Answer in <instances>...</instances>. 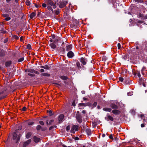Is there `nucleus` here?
I'll return each instance as SVG.
<instances>
[{
  "mask_svg": "<svg viewBox=\"0 0 147 147\" xmlns=\"http://www.w3.org/2000/svg\"><path fill=\"white\" fill-rule=\"evenodd\" d=\"M18 131V130H16L15 132H13V140L16 139V143H17L19 142L21 137V135L20 134L17 137L18 135L16 133Z\"/></svg>",
  "mask_w": 147,
  "mask_h": 147,
  "instance_id": "1",
  "label": "nucleus"
},
{
  "mask_svg": "<svg viewBox=\"0 0 147 147\" xmlns=\"http://www.w3.org/2000/svg\"><path fill=\"white\" fill-rule=\"evenodd\" d=\"M78 126L76 125H73L70 130L71 132L74 134L75 131H78Z\"/></svg>",
  "mask_w": 147,
  "mask_h": 147,
  "instance_id": "2",
  "label": "nucleus"
},
{
  "mask_svg": "<svg viewBox=\"0 0 147 147\" xmlns=\"http://www.w3.org/2000/svg\"><path fill=\"white\" fill-rule=\"evenodd\" d=\"M48 3L50 5L53 7L54 9L56 8V6L55 4H56V2L55 1L53 2V0H49L48 1Z\"/></svg>",
  "mask_w": 147,
  "mask_h": 147,
  "instance_id": "3",
  "label": "nucleus"
},
{
  "mask_svg": "<svg viewBox=\"0 0 147 147\" xmlns=\"http://www.w3.org/2000/svg\"><path fill=\"white\" fill-rule=\"evenodd\" d=\"M67 3V2L66 1L61 2L60 3L59 6L60 8H63L66 6Z\"/></svg>",
  "mask_w": 147,
  "mask_h": 147,
  "instance_id": "4",
  "label": "nucleus"
},
{
  "mask_svg": "<svg viewBox=\"0 0 147 147\" xmlns=\"http://www.w3.org/2000/svg\"><path fill=\"white\" fill-rule=\"evenodd\" d=\"M76 118L78 122L79 123H81L82 122V117L79 114H77L76 115Z\"/></svg>",
  "mask_w": 147,
  "mask_h": 147,
  "instance_id": "5",
  "label": "nucleus"
},
{
  "mask_svg": "<svg viewBox=\"0 0 147 147\" xmlns=\"http://www.w3.org/2000/svg\"><path fill=\"white\" fill-rule=\"evenodd\" d=\"M74 55V53L71 51H69L67 53V56L68 58H72Z\"/></svg>",
  "mask_w": 147,
  "mask_h": 147,
  "instance_id": "6",
  "label": "nucleus"
},
{
  "mask_svg": "<svg viewBox=\"0 0 147 147\" xmlns=\"http://www.w3.org/2000/svg\"><path fill=\"white\" fill-rule=\"evenodd\" d=\"M3 17L5 18L4 20L6 21H9L11 19V18L7 14H3Z\"/></svg>",
  "mask_w": 147,
  "mask_h": 147,
  "instance_id": "7",
  "label": "nucleus"
},
{
  "mask_svg": "<svg viewBox=\"0 0 147 147\" xmlns=\"http://www.w3.org/2000/svg\"><path fill=\"white\" fill-rule=\"evenodd\" d=\"M31 139H29L27 140L25 142L24 144V147H26L31 143Z\"/></svg>",
  "mask_w": 147,
  "mask_h": 147,
  "instance_id": "8",
  "label": "nucleus"
},
{
  "mask_svg": "<svg viewBox=\"0 0 147 147\" xmlns=\"http://www.w3.org/2000/svg\"><path fill=\"white\" fill-rule=\"evenodd\" d=\"M112 112L115 115H117L121 113V111L118 110L114 109L112 111Z\"/></svg>",
  "mask_w": 147,
  "mask_h": 147,
  "instance_id": "9",
  "label": "nucleus"
},
{
  "mask_svg": "<svg viewBox=\"0 0 147 147\" xmlns=\"http://www.w3.org/2000/svg\"><path fill=\"white\" fill-rule=\"evenodd\" d=\"M105 119L107 121H109V120H108V119H109V120L111 121H113L114 120L113 118L112 117L109 115H107V117H105Z\"/></svg>",
  "mask_w": 147,
  "mask_h": 147,
  "instance_id": "10",
  "label": "nucleus"
},
{
  "mask_svg": "<svg viewBox=\"0 0 147 147\" xmlns=\"http://www.w3.org/2000/svg\"><path fill=\"white\" fill-rule=\"evenodd\" d=\"M64 118V115L63 114L60 115L59 117V123L62 121Z\"/></svg>",
  "mask_w": 147,
  "mask_h": 147,
  "instance_id": "11",
  "label": "nucleus"
},
{
  "mask_svg": "<svg viewBox=\"0 0 147 147\" xmlns=\"http://www.w3.org/2000/svg\"><path fill=\"white\" fill-rule=\"evenodd\" d=\"M80 62L83 64V65H85L86 64V59L84 58H81L80 59Z\"/></svg>",
  "mask_w": 147,
  "mask_h": 147,
  "instance_id": "12",
  "label": "nucleus"
},
{
  "mask_svg": "<svg viewBox=\"0 0 147 147\" xmlns=\"http://www.w3.org/2000/svg\"><path fill=\"white\" fill-rule=\"evenodd\" d=\"M72 47V45H68L66 46V50L67 51H70Z\"/></svg>",
  "mask_w": 147,
  "mask_h": 147,
  "instance_id": "13",
  "label": "nucleus"
},
{
  "mask_svg": "<svg viewBox=\"0 0 147 147\" xmlns=\"http://www.w3.org/2000/svg\"><path fill=\"white\" fill-rule=\"evenodd\" d=\"M40 139L37 137L36 136H34V141L35 142H38L40 141Z\"/></svg>",
  "mask_w": 147,
  "mask_h": 147,
  "instance_id": "14",
  "label": "nucleus"
},
{
  "mask_svg": "<svg viewBox=\"0 0 147 147\" xmlns=\"http://www.w3.org/2000/svg\"><path fill=\"white\" fill-rule=\"evenodd\" d=\"M5 52L3 50H1L0 51V56L3 57L5 55Z\"/></svg>",
  "mask_w": 147,
  "mask_h": 147,
  "instance_id": "15",
  "label": "nucleus"
},
{
  "mask_svg": "<svg viewBox=\"0 0 147 147\" xmlns=\"http://www.w3.org/2000/svg\"><path fill=\"white\" fill-rule=\"evenodd\" d=\"M86 131L88 135H90L91 134V131L90 129H86Z\"/></svg>",
  "mask_w": 147,
  "mask_h": 147,
  "instance_id": "16",
  "label": "nucleus"
},
{
  "mask_svg": "<svg viewBox=\"0 0 147 147\" xmlns=\"http://www.w3.org/2000/svg\"><path fill=\"white\" fill-rule=\"evenodd\" d=\"M49 45L53 49L55 48L56 47V45L53 43L50 44Z\"/></svg>",
  "mask_w": 147,
  "mask_h": 147,
  "instance_id": "17",
  "label": "nucleus"
},
{
  "mask_svg": "<svg viewBox=\"0 0 147 147\" xmlns=\"http://www.w3.org/2000/svg\"><path fill=\"white\" fill-rule=\"evenodd\" d=\"M103 110L106 111L110 112L111 111V109L108 108H104L103 109Z\"/></svg>",
  "mask_w": 147,
  "mask_h": 147,
  "instance_id": "18",
  "label": "nucleus"
},
{
  "mask_svg": "<svg viewBox=\"0 0 147 147\" xmlns=\"http://www.w3.org/2000/svg\"><path fill=\"white\" fill-rule=\"evenodd\" d=\"M111 107L113 109H117L118 108V107L115 104H112L111 105Z\"/></svg>",
  "mask_w": 147,
  "mask_h": 147,
  "instance_id": "19",
  "label": "nucleus"
},
{
  "mask_svg": "<svg viewBox=\"0 0 147 147\" xmlns=\"http://www.w3.org/2000/svg\"><path fill=\"white\" fill-rule=\"evenodd\" d=\"M40 75L45 76L49 77L50 76L49 74L45 73H42Z\"/></svg>",
  "mask_w": 147,
  "mask_h": 147,
  "instance_id": "20",
  "label": "nucleus"
},
{
  "mask_svg": "<svg viewBox=\"0 0 147 147\" xmlns=\"http://www.w3.org/2000/svg\"><path fill=\"white\" fill-rule=\"evenodd\" d=\"M36 16V13L34 12H32L30 15V18L32 19Z\"/></svg>",
  "mask_w": 147,
  "mask_h": 147,
  "instance_id": "21",
  "label": "nucleus"
},
{
  "mask_svg": "<svg viewBox=\"0 0 147 147\" xmlns=\"http://www.w3.org/2000/svg\"><path fill=\"white\" fill-rule=\"evenodd\" d=\"M11 64V61H8L5 63V66L7 67H8L10 66Z\"/></svg>",
  "mask_w": 147,
  "mask_h": 147,
  "instance_id": "22",
  "label": "nucleus"
},
{
  "mask_svg": "<svg viewBox=\"0 0 147 147\" xmlns=\"http://www.w3.org/2000/svg\"><path fill=\"white\" fill-rule=\"evenodd\" d=\"M41 68H43L45 69H49V67L48 65H45V66H42L41 67Z\"/></svg>",
  "mask_w": 147,
  "mask_h": 147,
  "instance_id": "23",
  "label": "nucleus"
},
{
  "mask_svg": "<svg viewBox=\"0 0 147 147\" xmlns=\"http://www.w3.org/2000/svg\"><path fill=\"white\" fill-rule=\"evenodd\" d=\"M76 65L79 69L82 68L80 66V64L79 62H77L76 63Z\"/></svg>",
  "mask_w": 147,
  "mask_h": 147,
  "instance_id": "24",
  "label": "nucleus"
},
{
  "mask_svg": "<svg viewBox=\"0 0 147 147\" xmlns=\"http://www.w3.org/2000/svg\"><path fill=\"white\" fill-rule=\"evenodd\" d=\"M34 70L33 69H30L28 70H26V72H28L31 73H34Z\"/></svg>",
  "mask_w": 147,
  "mask_h": 147,
  "instance_id": "25",
  "label": "nucleus"
},
{
  "mask_svg": "<svg viewBox=\"0 0 147 147\" xmlns=\"http://www.w3.org/2000/svg\"><path fill=\"white\" fill-rule=\"evenodd\" d=\"M31 135V134L30 132H28L26 134V137L27 138H29Z\"/></svg>",
  "mask_w": 147,
  "mask_h": 147,
  "instance_id": "26",
  "label": "nucleus"
},
{
  "mask_svg": "<svg viewBox=\"0 0 147 147\" xmlns=\"http://www.w3.org/2000/svg\"><path fill=\"white\" fill-rule=\"evenodd\" d=\"M55 14L56 15H57L59 13L60 11L59 9H57L55 10Z\"/></svg>",
  "mask_w": 147,
  "mask_h": 147,
  "instance_id": "27",
  "label": "nucleus"
},
{
  "mask_svg": "<svg viewBox=\"0 0 147 147\" xmlns=\"http://www.w3.org/2000/svg\"><path fill=\"white\" fill-rule=\"evenodd\" d=\"M88 104L89 103L86 104L85 103H80L79 104V105L81 106H86L88 105Z\"/></svg>",
  "mask_w": 147,
  "mask_h": 147,
  "instance_id": "28",
  "label": "nucleus"
},
{
  "mask_svg": "<svg viewBox=\"0 0 147 147\" xmlns=\"http://www.w3.org/2000/svg\"><path fill=\"white\" fill-rule=\"evenodd\" d=\"M47 8H48V9L49 10H51L52 11V13H53V9L50 6H49V5L48 6H47Z\"/></svg>",
  "mask_w": 147,
  "mask_h": 147,
  "instance_id": "29",
  "label": "nucleus"
},
{
  "mask_svg": "<svg viewBox=\"0 0 147 147\" xmlns=\"http://www.w3.org/2000/svg\"><path fill=\"white\" fill-rule=\"evenodd\" d=\"M13 38L14 39H16V40L18 39L19 38V37L18 36L15 35H13Z\"/></svg>",
  "mask_w": 147,
  "mask_h": 147,
  "instance_id": "30",
  "label": "nucleus"
},
{
  "mask_svg": "<svg viewBox=\"0 0 147 147\" xmlns=\"http://www.w3.org/2000/svg\"><path fill=\"white\" fill-rule=\"evenodd\" d=\"M26 3L27 5H30V3L29 0H27L26 1Z\"/></svg>",
  "mask_w": 147,
  "mask_h": 147,
  "instance_id": "31",
  "label": "nucleus"
},
{
  "mask_svg": "<svg viewBox=\"0 0 147 147\" xmlns=\"http://www.w3.org/2000/svg\"><path fill=\"white\" fill-rule=\"evenodd\" d=\"M56 127V126L54 125V126H52L51 127H50L49 128V130H52V129H53L54 128H55Z\"/></svg>",
  "mask_w": 147,
  "mask_h": 147,
  "instance_id": "32",
  "label": "nucleus"
},
{
  "mask_svg": "<svg viewBox=\"0 0 147 147\" xmlns=\"http://www.w3.org/2000/svg\"><path fill=\"white\" fill-rule=\"evenodd\" d=\"M48 113L50 114V116H52L53 115L52 114V111L51 110L48 111Z\"/></svg>",
  "mask_w": 147,
  "mask_h": 147,
  "instance_id": "33",
  "label": "nucleus"
},
{
  "mask_svg": "<svg viewBox=\"0 0 147 147\" xmlns=\"http://www.w3.org/2000/svg\"><path fill=\"white\" fill-rule=\"evenodd\" d=\"M41 128V127L40 125H38L36 126V129L37 130H40Z\"/></svg>",
  "mask_w": 147,
  "mask_h": 147,
  "instance_id": "34",
  "label": "nucleus"
},
{
  "mask_svg": "<svg viewBox=\"0 0 147 147\" xmlns=\"http://www.w3.org/2000/svg\"><path fill=\"white\" fill-rule=\"evenodd\" d=\"M24 60V58L23 57H22L19 59L18 60V61L19 62H21L23 61Z\"/></svg>",
  "mask_w": 147,
  "mask_h": 147,
  "instance_id": "35",
  "label": "nucleus"
},
{
  "mask_svg": "<svg viewBox=\"0 0 147 147\" xmlns=\"http://www.w3.org/2000/svg\"><path fill=\"white\" fill-rule=\"evenodd\" d=\"M136 2L138 3H142L143 2V0H134Z\"/></svg>",
  "mask_w": 147,
  "mask_h": 147,
  "instance_id": "36",
  "label": "nucleus"
},
{
  "mask_svg": "<svg viewBox=\"0 0 147 147\" xmlns=\"http://www.w3.org/2000/svg\"><path fill=\"white\" fill-rule=\"evenodd\" d=\"M70 129V126L69 125L67 126L66 128V130L68 131Z\"/></svg>",
  "mask_w": 147,
  "mask_h": 147,
  "instance_id": "37",
  "label": "nucleus"
},
{
  "mask_svg": "<svg viewBox=\"0 0 147 147\" xmlns=\"http://www.w3.org/2000/svg\"><path fill=\"white\" fill-rule=\"evenodd\" d=\"M31 45L29 44H28L27 45V48L28 49H30L31 48Z\"/></svg>",
  "mask_w": 147,
  "mask_h": 147,
  "instance_id": "38",
  "label": "nucleus"
},
{
  "mask_svg": "<svg viewBox=\"0 0 147 147\" xmlns=\"http://www.w3.org/2000/svg\"><path fill=\"white\" fill-rule=\"evenodd\" d=\"M54 121V120L53 119L51 120L49 122V125H51L52 124L53 122Z\"/></svg>",
  "mask_w": 147,
  "mask_h": 147,
  "instance_id": "39",
  "label": "nucleus"
},
{
  "mask_svg": "<svg viewBox=\"0 0 147 147\" xmlns=\"http://www.w3.org/2000/svg\"><path fill=\"white\" fill-rule=\"evenodd\" d=\"M39 123L41 125H44V123L42 121H39Z\"/></svg>",
  "mask_w": 147,
  "mask_h": 147,
  "instance_id": "40",
  "label": "nucleus"
},
{
  "mask_svg": "<svg viewBox=\"0 0 147 147\" xmlns=\"http://www.w3.org/2000/svg\"><path fill=\"white\" fill-rule=\"evenodd\" d=\"M119 80L120 81L122 82L123 80V78L122 77H119Z\"/></svg>",
  "mask_w": 147,
  "mask_h": 147,
  "instance_id": "41",
  "label": "nucleus"
},
{
  "mask_svg": "<svg viewBox=\"0 0 147 147\" xmlns=\"http://www.w3.org/2000/svg\"><path fill=\"white\" fill-rule=\"evenodd\" d=\"M117 47L118 49H120L121 48V45L119 43L117 44Z\"/></svg>",
  "mask_w": 147,
  "mask_h": 147,
  "instance_id": "42",
  "label": "nucleus"
},
{
  "mask_svg": "<svg viewBox=\"0 0 147 147\" xmlns=\"http://www.w3.org/2000/svg\"><path fill=\"white\" fill-rule=\"evenodd\" d=\"M28 124L29 125H32L33 124L34 122H29L28 123Z\"/></svg>",
  "mask_w": 147,
  "mask_h": 147,
  "instance_id": "43",
  "label": "nucleus"
},
{
  "mask_svg": "<svg viewBox=\"0 0 147 147\" xmlns=\"http://www.w3.org/2000/svg\"><path fill=\"white\" fill-rule=\"evenodd\" d=\"M145 45L146 46L145 50L146 52H147V42H146L145 43Z\"/></svg>",
  "mask_w": 147,
  "mask_h": 147,
  "instance_id": "44",
  "label": "nucleus"
},
{
  "mask_svg": "<svg viewBox=\"0 0 147 147\" xmlns=\"http://www.w3.org/2000/svg\"><path fill=\"white\" fill-rule=\"evenodd\" d=\"M58 40V38H55V40H53V42L55 43Z\"/></svg>",
  "mask_w": 147,
  "mask_h": 147,
  "instance_id": "45",
  "label": "nucleus"
},
{
  "mask_svg": "<svg viewBox=\"0 0 147 147\" xmlns=\"http://www.w3.org/2000/svg\"><path fill=\"white\" fill-rule=\"evenodd\" d=\"M28 75L30 76H35L34 74H32L30 73H28Z\"/></svg>",
  "mask_w": 147,
  "mask_h": 147,
  "instance_id": "46",
  "label": "nucleus"
},
{
  "mask_svg": "<svg viewBox=\"0 0 147 147\" xmlns=\"http://www.w3.org/2000/svg\"><path fill=\"white\" fill-rule=\"evenodd\" d=\"M42 6L44 7H47V5L45 3H43L42 4Z\"/></svg>",
  "mask_w": 147,
  "mask_h": 147,
  "instance_id": "47",
  "label": "nucleus"
},
{
  "mask_svg": "<svg viewBox=\"0 0 147 147\" xmlns=\"http://www.w3.org/2000/svg\"><path fill=\"white\" fill-rule=\"evenodd\" d=\"M97 105V103L96 102H95L94 103L93 106L94 107H96Z\"/></svg>",
  "mask_w": 147,
  "mask_h": 147,
  "instance_id": "48",
  "label": "nucleus"
},
{
  "mask_svg": "<svg viewBox=\"0 0 147 147\" xmlns=\"http://www.w3.org/2000/svg\"><path fill=\"white\" fill-rule=\"evenodd\" d=\"M145 123H142L141 125V126L142 127H144L145 126Z\"/></svg>",
  "mask_w": 147,
  "mask_h": 147,
  "instance_id": "49",
  "label": "nucleus"
},
{
  "mask_svg": "<svg viewBox=\"0 0 147 147\" xmlns=\"http://www.w3.org/2000/svg\"><path fill=\"white\" fill-rule=\"evenodd\" d=\"M137 76H138L139 78H140L141 76V75L140 74V72H138L137 73Z\"/></svg>",
  "mask_w": 147,
  "mask_h": 147,
  "instance_id": "50",
  "label": "nucleus"
},
{
  "mask_svg": "<svg viewBox=\"0 0 147 147\" xmlns=\"http://www.w3.org/2000/svg\"><path fill=\"white\" fill-rule=\"evenodd\" d=\"M34 73L36 74H39V73L37 71H36L35 70H34Z\"/></svg>",
  "mask_w": 147,
  "mask_h": 147,
  "instance_id": "51",
  "label": "nucleus"
},
{
  "mask_svg": "<svg viewBox=\"0 0 147 147\" xmlns=\"http://www.w3.org/2000/svg\"><path fill=\"white\" fill-rule=\"evenodd\" d=\"M26 109V108L25 107H24L22 109V110L23 111H25Z\"/></svg>",
  "mask_w": 147,
  "mask_h": 147,
  "instance_id": "52",
  "label": "nucleus"
},
{
  "mask_svg": "<svg viewBox=\"0 0 147 147\" xmlns=\"http://www.w3.org/2000/svg\"><path fill=\"white\" fill-rule=\"evenodd\" d=\"M52 39H54L55 38V35H52Z\"/></svg>",
  "mask_w": 147,
  "mask_h": 147,
  "instance_id": "53",
  "label": "nucleus"
},
{
  "mask_svg": "<svg viewBox=\"0 0 147 147\" xmlns=\"http://www.w3.org/2000/svg\"><path fill=\"white\" fill-rule=\"evenodd\" d=\"M109 138L111 139H113V136L112 134H111L110 135V136H109Z\"/></svg>",
  "mask_w": 147,
  "mask_h": 147,
  "instance_id": "54",
  "label": "nucleus"
},
{
  "mask_svg": "<svg viewBox=\"0 0 147 147\" xmlns=\"http://www.w3.org/2000/svg\"><path fill=\"white\" fill-rule=\"evenodd\" d=\"M132 92H129V93H127V94L128 96H131V95H132Z\"/></svg>",
  "mask_w": 147,
  "mask_h": 147,
  "instance_id": "55",
  "label": "nucleus"
},
{
  "mask_svg": "<svg viewBox=\"0 0 147 147\" xmlns=\"http://www.w3.org/2000/svg\"><path fill=\"white\" fill-rule=\"evenodd\" d=\"M41 130H42V131H45L46 130V128H41Z\"/></svg>",
  "mask_w": 147,
  "mask_h": 147,
  "instance_id": "56",
  "label": "nucleus"
},
{
  "mask_svg": "<svg viewBox=\"0 0 147 147\" xmlns=\"http://www.w3.org/2000/svg\"><path fill=\"white\" fill-rule=\"evenodd\" d=\"M72 105L74 107L76 106V104L75 102H73L72 103Z\"/></svg>",
  "mask_w": 147,
  "mask_h": 147,
  "instance_id": "57",
  "label": "nucleus"
},
{
  "mask_svg": "<svg viewBox=\"0 0 147 147\" xmlns=\"http://www.w3.org/2000/svg\"><path fill=\"white\" fill-rule=\"evenodd\" d=\"M23 37L22 36L20 38V40L21 41H22L23 40Z\"/></svg>",
  "mask_w": 147,
  "mask_h": 147,
  "instance_id": "58",
  "label": "nucleus"
},
{
  "mask_svg": "<svg viewBox=\"0 0 147 147\" xmlns=\"http://www.w3.org/2000/svg\"><path fill=\"white\" fill-rule=\"evenodd\" d=\"M82 113L83 114H85L86 113V111L85 110H83L82 111Z\"/></svg>",
  "mask_w": 147,
  "mask_h": 147,
  "instance_id": "59",
  "label": "nucleus"
},
{
  "mask_svg": "<svg viewBox=\"0 0 147 147\" xmlns=\"http://www.w3.org/2000/svg\"><path fill=\"white\" fill-rule=\"evenodd\" d=\"M40 71L41 72H43L44 71V70L43 69H41L40 70Z\"/></svg>",
  "mask_w": 147,
  "mask_h": 147,
  "instance_id": "60",
  "label": "nucleus"
},
{
  "mask_svg": "<svg viewBox=\"0 0 147 147\" xmlns=\"http://www.w3.org/2000/svg\"><path fill=\"white\" fill-rule=\"evenodd\" d=\"M79 138L78 137H76L75 138V140H78Z\"/></svg>",
  "mask_w": 147,
  "mask_h": 147,
  "instance_id": "61",
  "label": "nucleus"
},
{
  "mask_svg": "<svg viewBox=\"0 0 147 147\" xmlns=\"http://www.w3.org/2000/svg\"><path fill=\"white\" fill-rule=\"evenodd\" d=\"M35 4V6L37 8L38 7V6L37 5L35 4Z\"/></svg>",
  "mask_w": 147,
  "mask_h": 147,
  "instance_id": "62",
  "label": "nucleus"
},
{
  "mask_svg": "<svg viewBox=\"0 0 147 147\" xmlns=\"http://www.w3.org/2000/svg\"><path fill=\"white\" fill-rule=\"evenodd\" d=\"M82 93L83 94H84L85 93V92L84 91H82Z\"/></svg>",
  "mask_w": 147,
  "mask_h": 147,
  "instance_id": "63",
  "label": "nucleus"
},
{
  "mask_svg": "<svg viewBox=\"0 0 147 147\" xmlns=\"http://www.w3.org/2000/svg\"><path fill=\"white\" fill-rule=\"evenodd\" d=\"M105 136V134H103L102 135V137H104Z\"/></svg>",
  "mask_w": 147,
  "mask_h": 147,
  "instance_id": "64",
  "label": "nucleus"
}]
</instances>
